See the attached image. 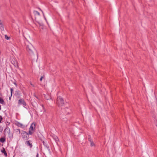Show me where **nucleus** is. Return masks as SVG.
<instances>
[{
  "label": "nucleus",
  "instance_id": "f257e3e1",
  "mask_svg": "<svg viewBox=\"0 0 157 157\" xmlns=\"http://www.w3.org/2000/svg\"><path fill=\"white\" fill-rule=\"evenodd\" d=\"M26 48L27 51L30 55L33 54V50L34 49L32 45L30 43L27 42L25 43Z\"/></svg>",
  "mask_w": 157,
  "mask_h": 157
},
{
  "label": "nucleus",
  "instance_id": "f03ea898",
  "mask_svg": "<svg viewBox=\"0 0 157 157\" xmlns=\"http://www.w3.org/2000/svg\"><path fill=\"white\" fill-rule=\"evenodd\" d=\"M35 126V123H33L32 124L29 129V135H31L34 132Z\"/></svg>",
  "mask_w": 157,
  "mask_h": 157
},
{
  "label": "nucleus",
  "instance_id": "7ed1b4c3",
  "mask_svg": "<svg viewBox=\"0 0 157 157\" xmlns=\"http://www.w3.org/2000/svg\"><path fill=\"white\" fill-rule=\"evenodd\" d=\"M56 103L59 106H61L64 104V101L60 97H58Z\"/></svg>",
  "mask_w": 157,
  "mask_h": 157
},
{
  "label": "nucleus",
  "instance_id": "20e7f679",
  "mask_svg": "<svg viewBox=\"0 0 157 157\" xmlns=\"http://www.w3.org/2000/svg\"><path fill=\"white\" fill-rule=\"evenodd\" d=\"M21 134L22 135L23 139L25 140H27L29 139V133H27L26 132L22 131Z\"/></svg>",
  "mask_w": 157,
  "mask_h": 157
},
{
  "label": "nucleus",
  "instance_id": "39448f33",
  "mask_svg": "<svg viewBox=\"0 0 157 157\" xmlns=\"http://www.w3.org/2000/svg\"><path fill=\"white\" fill-rule=\"evenodd\" d=\"M18 104L19 105H20L22 104L24 106L26 105V102H25L23 98H20L18 100Z\"/></svg>",
  "mask_w": 157,
  "mask_h": 157
},
{
  "label": "nucleus",
  "instance_id": "423d86ee",
  "mask_svg": "<svg viewBox=\"0 0 157 157\" xmlns=\"http://www.w3.org/2000/svg\"><path fill=\"white\" fill-rule=\"evenodd\" d=\"M4 132L5 133H7L9 135L10 137H13V135H12L11 136H10V130L9 127H6L4 130Z\"/></svg>",
  "mask_w": 157,
  "mask_h": 157
},
{
  "label": "nucleus",
  "instance_id": "0eeeda50",
  "mask_svg": "<svg viewBox=\"0 0 157 157\" xmlns=\"http://www.w3.org/2000/svg\"><path fill=\"white\" fill-rule=\"evenodd\" d=\"M25 144L27 146H29L30 148H31L33 147L32 142L31 140H27L25 142Z\"/></svg>",
  "mask_w": 157,
  "mask_h": 157
},
{
  "label": "nucleus",
  "instance_id": "6e6552de",
  "mask_svg": "<svg viewBox=\"0 0 157 157\" xmlns=\"http://www.w3.org/2000/svg\"><path fill=\"white\" fill-rule=\"evenodd\" d=\"M88 141L90 142V146L92 147V146H95V144H94V143L93 140H92L91 138V136L90 135H89L88 136Z\"/></svg>",
  "mask_w": 157,
  "mask_h": 157
},
{
  "label": "nucleus",
  "instance_id": "1a4fd4ad",
  "mask_svg": "<svg viewBox=\"0 0 157 157\" xmlns=\"http://www.w3.org/2000/svg\"><path fill=\"white\" fill-rule=\"evenodd\" d=\"M13 62L12 63L13 64L14 66L16 67H17V68H18V63L17 62L16 60H14L13 61Z\"/></svg>",
  "mask_w": 157,
  "mask_h": 157
},
{
  "label": "nucleus",
  "instance_id": "9d476101",
  "mask_svg": "<svg viewBox=\"0 0 157 157\" xmlns=\"http://www.w3.org/2000/svg\"><path fill=\"white\" fill-rule=\"evenodd\" d=\"M1 151L4 154V155L6 156V157L7 156V153L5 151V149L4 147H2V149L1 150Z\"/></svg>",
  "mask_w": 157,
  "mask_h": 157
},
{
  "label": "nucleus",
  "instance_id": "9b49d317",
  "mask_svg": "<svg viewBox=\"0 0 157 157\" xmlns=\"http://www.w3.org/2000/svg\"><path fill=\"white\" fill-rule=\"evenodd\" d=\"M15 95L17 98H20L21 97V94L18 91H17L15 93Z\"/></svg>",
  "mask_w": 157,
  "mask_h": 157
},
{
  "label": "nucleus",
  "instance_id": "f8f14e48",
  "mask_svg": "<svg viewBox=\"0 0 157 157\" xmlns=\"http://www.w3.org/2000/svg\"><path fill=\"white\" fill-rule=\"evenodd\" d=\"M6 140V139L5 137L0 138V142L3 143H4Z\"/></svg>",
  "mask_w": 157,
  "mask_h": 157
},
{
  "label": "nucleus",
  "instance_id": "ddd939ff",
  "mask_svg": "<svg viewBox=\"0 0 157 157\" xmlns=\"http://www.w3.org/2000/svg\"><path fill=\"white\" fill-rule=\"evenodd\" d=\"M33 13L35 15H40V13L39 12L36 11H33Z\"/></svg>",
  "mask_w": 157,
  "mask_h": 157
},
{
  "label": "nucleus",
  "instance_id": "4468645a",
  "mask_svg": "<svg viewBox=\"0 0 157 157\" xmlns=\"http://www.w3.org/2000/svg\"><path fill=\"white\" fill-rule=\"evenodd\" d=\"M0 103L2 104H4L5 102L3 99L0 97Z\"/></svg>",
  "mask_w": 157,
  "mask_h": 157
},
{
  "label": "nucleus",
  "instance_id": "2eb2a0df",
  "mask_svg": "<svg viewBox=\"0 0 157 157\" xmlns=\"http://www.w3.org/2000/svg\"><path fill=\"white\" fill-rule=\"evenodd\" d=\"M16 124L17 126L18 127H22L23 125L21 123L19 122H17L16 123Z\"/></svg>",
  "mask_w": 157,
  "mask_h": 157
},
{
  "label": "nucleus",
  "instance_id": "dca6fc26",
  "mask_svg": "<svg viewBox=\"0 0 157 157\" xmlns=\"http://www.w3.org/2000/svg\"><path fill=\"white\" fill-rule=\"evenodd\" d=\"M44 98L47 100H48L50 98H51L48 95H44Z\"/></svg>",
  "mask_w": 157,
  "mask_h": 157
},
{
  "label": "nucleus",
  "instance_id": "f3484780",
  "mask_svg": "<svg viewBox=\"0 0 157 157\" xmlns=\"http://www.w3.org/2000/svg\"><path fill=\"white\" fill-rule=\"evenodd\" d=\"M53 138L57 142L59 140L57 136H53Z\"/></svg>",
  "mask_w": 157,
  "mask_h": 157
},
{
  "label": "nucleus",
  "instance_id": "a211bd4d",
  "mask_svg": "<svg viewBox=\"0 0 157 157\" xmlns=\"http://www.w3.org/2000/svg\"><path fill=\"white\" fill-rule=\"evenodd\" d=\"M43 144L48 149V150H49V146H47L46 145H45V143H44V141H43Z\"/></svg>",
  "mask_w": 157,
  "mask_h": 157
},
{
  "label": "nucleus",
  "instance_id": "6ab92c4d",
  "mask_svg": "<svg viewBox=\"0 0 157 157\" xmlns=\"http://www.w3.org/2000/svg\"><path fill=\"white\" fill-rule=\"evenodd\" d=\"M15 130L16 132H18L19 133L20 132V130L19 129H16Z\"/></svg>",
  "mask_w": 157,
  "mask_h": 157
},
{
  "label": "nucleus",
  "instance_id": "aec40b11",
  "mask_svg": "<svg viewBox=\"0 0 157 157\" xmlns=\"http://www.w3.org/2000/svg\"><path fill=\"white\" fill-rule=\"evenodd\" d=\"M5 38L7 40H8L10 39V37H8L7 35H6L5 36Z\"/></svg>",
  "mask_w": 157,
  "mask_h": 157
},
{
  "label": "nucleus",
  "instance_id": "412c9836",
  "mask_svg": "<svg viewBox=\"0 0 157 157\" xmlns=\"http://www.w3.org/2000/svg\"><path fill=\"white\" fill-rule=\"evenodd\" d=\"M40 10L42 12V13H43V15L44 17V19H45V20H46V18H45V16H44V13H43V11H42V10H41L40 9Z\"/></svg>",
  "mask_w": 157,
  "mask_h": 157
},
{
  "label": "nucleus",
  "instance_id": "4be33fe9",
  "mask_svg": "<svg viewBox=\"0 0 157 157\" xmlns=\"http://www.w3.org/2000/svg\"><path fill=\"white\" fill-rule=\"evenodd\" d=\"M10 91H11V96L12 94V92L13 91V89L12 88H11L10 89Z\"/></svg>",
  "mask_w": 157,
  "mask_h": 157
},
{
  "label": "nucleus",
  "instance_id": "5701e85b",
  "mask_svg": "<svg viewBox=\"0 0 157 157\" xmlns=\"http://www.w3.org/2000/svg\"><path fill=\"white\" fill-rule=\"evenodd\" d=\"M2 116H0V123H1L2 121Z\"/></svg>",
  "mask_w": 157,
  "mask_h": 157
},
{
  "label": "nucleus",
  "instance_id": "b1692460",
  "mask_svg": "<svg viewBox=\"0 0 157 157\" xmlns=\"http://www.w3.org/2000/svg\"><path fill=\"white\" fill-rule=\"evenodd\" d=\"M1 29L2 30H4V27L3 26V25H1Z\"/></svg>",
  "mask_w": 157,
  "mask_h": 157
},
{
  "label": "nucleus",
  "instance_id": "393cba45",
  "mask_svg": "<svg viewBox=\"0 0 157 157\" xmlns=\"http://www.w3.org/2000/svg\"><path fill=\"white\" fill-rule=\"evenodd\" d=\"M43 78V76H41L40 79V81H41L42 80V78Z\"/></svg>",
  "mask_w": 157,
  "mask_h": 157
},
{
  "label": "nucleus",
  "instance_id": "a878e982",
  "mask_svg": "<svg viewBox=\"0 0 157 157\" xmlns=\"http://www.w3.org/2000/svg\"><path fill=\"white\" fill-rule=\"evenodd\" d=\"M36 157H39V154L38 153H37L36 155Z\"/></svg>",
  "mask_w": 157,
  "mask_h": 157
},
{
  "label": "nucleus",
  "instance_id": "bb28decb",
  "mask_svg": "<svg viewBox=\"0 0 157 157\" xmlns=\"http://www.w3.org/2000/svg\"><path fill=\"white\" fill-rule=\"evenodd\" d=\"M0 25H1H1H3L2 24L1 21L0 22Z\"/></svg>",
  "mask_w": 157,
  "mask_h": 157
},
{
  "label": "nucleus",
  "instance_id": "cd10ccee",
  "mask_svg": "<svg viewBox=\"0 0 157 157\" xmlns=\"http://www.w3.org/2000/svg\"><path fill=\"white\" fill-rule=\"evenodd\" d=\"M34 95L36 98H37V99H38V98L37 96H36L35 95Z\"/></svg>",
  "mask_w": 157,
  "mask_h": 157
},
{
  "label": "nucleus",
  "instance_id": "c85d7f7f",
  "mask_svg": "<svg viewBox=\"0 0 157 157\" xmlns=\"http://www.w3.org/2000/svg\"><path fill=\"white\" fill-rule=\"evenodd\" d=\"M31 85L33 86H34V85L32 83L31 84Z\"/></svg>",
  "mask_w": 157,
  "mask_h": 157
},
{
  "label": "nucleus",
  "instance_id": "c756f323",
  "mask_svg": "<svg viewBox=\"0 0 157 157\" xmlns=\"http://www.w3.org/2000/svg\"><path fill=\"white\" fill-rule=\"evenodd\" d=\"M1 105H0V110H1Z\"/></svg>",
  "mask_w": 157,
  "mask_h": 157
},
{
  "label": "nucleus",
  "instance_id": "7c9ffc66",
  "mask_svg": "<svg viewBox=\"0 0 157 157\" xmlns=\"http://www.w3.org/2000/svg\"><path fill=\"white\" fill-rule=\"evenodd\" d=\"M42 107H44V106H43V105H42Z\"/></svg>",
  "mask_w": 157,
  "mask_h": 157
}]
</instances>
